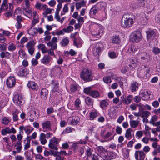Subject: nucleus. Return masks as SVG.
I'll list each match as a JSON object with an SVG mask.
<instances>
[{"label":"nucleus","instance_id":"1","mask_svg":"<svg viewBox=\"0 0 160 160\" xmlns=\"http://www.w3.org/2000/svg\"><path fill=\"white\" fill-rule=\"evenodd\" d=\"M133 19L126 14L123 15L121 20L122 26L124 28H129L131 27L133 24Z\"/></svg>","mask_w":160,"mask_h":160},{"label":"nucleus","instance_id":"2","mask_svg":"<svg viewBox=\"0 0 160 160\" xmlns=\"http://www.w3.org/2000/svg\"><path fill=\"white\" fill-rule=\"evenodd\" d=\"M80 77L84 81L88 82L92 80V73L88 69H84L80 73Z\"/></svg>","mask_w":160,"mask_h":160},{"label":"nucleus","instance_id":"3","mask_svg":"<svg viewBox=\"0 0 160 160\" xmlns=\"http://www.w3.org/2000/svg\"><path fill=\"white\" fill-rule=\"evenodd\" d=\"M13 99L15 103L18 106L22 105L25 102L24 98L19 94L15 95L13 97Z\"/></svg>","mask_w":160,"mask_h":160},{"label":"nucleus","instance_id":"4","mask_svg":"<svg viewBox=\"0 0 160 160\" xmlns=\"http://www.w3.org/2000/svg\"><path fill=\"white\" fill-rule=\"evenodd\" d=\"M58 141L56 138L54 137L50 140L48 147L50 149L57 150L58 149Z\"/></svg>","mask_w":160,"mask_h":160},{"label":"nucleus","instance_id":"5","mask_svg":"<svg viewBox=\"0 0 160 160\" xmlns=\"http://www.w3.org/2000/svg\"><path fill=\"white\" fill-rule=\"evenodd\" d=\"M142 38L141 33L139 31H134L130 36V40H141Z\"/></svg>","mask_w":160,"mask_h":160},{"label":"nucleus","instance_id":"6","mask_svg":"<svg viewBox=\"0 0 160 160\" xmlns=\"http://www.w3.org/2000/svg\"><path fill=\"white\" fill-rule=\"evenodd\" d=\"M17 73L19 76L23 77L28 74L29 72L27 68L22 67L18 68H17Z\"/></svg>","mask_w":160,"mask_h":160},{"label":"nucleus","instance_id":"7","mask_svg":"<svg viewBox=\"0 0 160 160\" xmlns=\"http://www.w3.org/2000/svg\"><path fill=\"white\" fill-rule=\"evenodd\" d=\"M52 60V58L50 56L46 55L43 56L41 60V63L43 64L48 65Z\"/></svg>","mask_w":160,"mask_h":160},{"label":"nucleus","instance_id":"8","mask_svg":"<svg viewBox=\"0 0 160 160\" xmlns=\"http://www.w3.org/2000/svg\"><path fill=\"white\" fill-rule=\"evenodd\" d=\"M134 155L136 160H144L145 158V154L142 151H136Z\"/></svg>","mask_w":160,"mask_h":160},{"label":"nucleus","instance_id":"9","mask_svg":"<svg viewBox=\"0 0 160 160\" xmlns=\"http://www.w3.org/2000/svg\"><path fill=\"white\" fill-rule=\"evenodd\" d=\"M35 43L33 41H30L26 45V47L28 49L29 53L32 55L34 52V49L33 46Z\"/></svg>","mask_w":160,"mask_h":160},{"label":"nucleus","instance_id":"10","mask_svg":"<svg viewBox=\"0 0 160 160\" xmlns=\"http://www.w3.org/2000/svg\"><path fill=\"white\" fill-rule=\"evenodd\" d=\"M114 135H113L112 132H108L106 133L104 136L103 139L104 140L102 142H107L114 139Z\"/></svg>","mask_w":160,"mask_h":160},{"label":"nucleus","instance_id":"11","mask_svg":"<svg viewBox=\"0 0 160 160\" xmlns=\"http://www.w3.org/2000/svg\"><path fill=\"white\" fill-rule=\"evenodd\" d=\"M15 83L16 80L14 77H10L7 80L6 84L9 88L13 87L15 85Z\"/></svg>","mask_w":160,"mask_h":160},{"label":"nucleus","instance_id":"12","mask_svg":"<svg viewBox=\"0 0 160 160\" xmlns=\"http://www.w3.org/2000/svg\"><path fill=\"white\" fill-rule=\"evenodd\" d=\"M145 5L144 0H137L134 3L133 8L135 9H139Z\"/></svg>","mask_w":160,"mask_h":160},{"label":"nucleus","instance_id":"13","mask_svg":"<svg viewBox=\"0 0 160 160\" xmlns=\"http://www.w3.org/2000/svg\"><path fill=\"white\" fill-rule=\"evenodd\" d=\"M117 154L115 152L107 151L105 154V157L109 160H111L115 158Z\"/></svg>","mask_w":160,"mask_h":160},{"label":"nucleus","instance_id":"14","mask_svg":"<svg viewBox=\"0 0 160 160\" xmlns=\"http://www.w3.org/2000/svg\"><path fill=\"white\" fill-rule=\"evenodd\" d=\"M102 45L101 43H98L96 44V47L94 48L93 50V54L95 56L98 57L101 51V46Z\"/></svg>","mask_w":160,"mask_h":160},{"label":"nucleus","instance_id":"15","mask_svg":"<svg viewBox=\"0 0 160 160\" xmlns=\"http://www.w3.org/2000/svg\"><path fill=\"white\" fill-rule=\"evenodd\" d=\"M43 131L45 132L48 130H51V122L49 121H47L42 123V124Z\"/></svg>","mask_w":160,"mask_h":160},{"label":"nucleus","instance_id":"16","mask_svg":"<svg viewBox=\"0 0 160 160\" xmlns=\"http://www.w3.org/2000/svg\"><path fill=\"white\" fill-rule=\"evenodd\" d=\"M158 120V117L156 115H154L152 117L150 120L149 121V123L151 124L156 126H160V121L155 122L157 121Z\"/></svg>","mask_w":160,"mask_h":160},{"label":"nucleus","instance_id":"17","mask_svg":"<svg viewBox=\"0 0 160 160\" xmlns=\"http://www.w3.org/2000/svg\"><path fill=\"white\" fill-rule=\"evenodd\" d=\"M109 101L107 99L103 100L100 101V107L103 110H106L109 105Z\"/></svg>","mask_w":160,"mask_h":160},{"label":"nucleus","instance_id":"18","mask_svg":"<svg viewBox=\"0 0 160 160\" xmlns=\"http://www.w3.org/2000/svg\"><path fill=\"white\" fill-rule=\"evenodd\" d=\"M138 88V83L136 81H133L131 82L130 89L132 92H133L137 91Z\"/></svg>","mask_w":160,"mask_h":160},{"label":"nucleus","instance_id":"19","mask_svg":"<svg viewBox=\"0 0 160 160\" xmlns=\"http://www.w3.org/2000/svg\"><path fill=\"white\" fill-rule=\"evenodd\" d=\"M48 42H46L48 46L50 47L51 49H56L57 48V45L56 42L57 41H48Z\"/></svg>","mask_w":160,"mask_h":160},{"label":"nucleus","instance_id":"20","mask_svg":"<svg viewBox=\"0 0 160 160\" xmlns=\"http://www.w3.org/2000/svg\"><path fill=\"white\" fill-rule=\"evenodd\" d=\"M146 33L148 39H153L155 36V32L152 30H149L146 31Z\"/></svg>","mask_w":160,"mask_h":160},{"label":"nucleus","instance_id":"21","mask_svg":"<svg viewBox=\"0 0 160 160\" xmlns=\"http://www.w3.org/2000/svg\"><path fill=\"white\" fill-rule=\"evenodd\" d=\"M28 86L30 89L34 90H37L38 88L37 83L32 81L29 82L28 84Z\"/></svg>","mask_w":160,"mask_h":160},{"label":"nucleus","instance_id":"22","mask_svg":"<svg viewBox=\"0 0 160 160\" xmlns=\"http://www.w3.org/2000/svg\"><path fill=\"white\" fill-rule=\"evenodd\" d=\"M41 97L43 99H46L48 94V91L46 88H43L40 92Z\"/></svg>","mask_w":160,"mask_h":160},{"label":"nucleus","instance_id":"23","mask_svg":"<svg viewBox=\"0 0 160 160\" xmlns=\"http://www.w3.org/2000/svg\"><path fill=\"white\" fill-rule=\"evenodd\" d=\"M46 137V135L44 133H42L40 134L39 140L41 143L42 145H45L47 142V140L45 138Z\"/></svg>","mask_w":160,"mask_h":160},{"label":"nucleus","instance_id":"24","mask_svg":"<svg viewBox=\"0 0 160 160\" xmlns=\"http://www.w3.org/2000/svg\"><path fill=\"white\" fill-rule=\"evenodd\" d=\"M141 55V59L142 60H144L145 62H147L149 61V55L148 53L146 52H143L142 53Z\"/></svg>","mask_w":160,"mask_h":160},{"label":"nucleus","instance_id":"25","mask_svg":"<svg viewBox=\"0 0 160 160\" xmlns=\"http://www.w3.org/2000/svg\"><path fill=\"white\" fill-rule=\"evenodd\" d=\"M81 101L79 99H77L75 101L74 105L76 109L78 110H81Z\"/></svg>","mask_w":160,"mask_h":160},{"label":"nucleus","instance_id":"26","mask_svg":"<svg viewBox=\"0 0 160 160\" xmlns=\"http://www.w3.org/2000/svg\"><path fill=\"white\" fill-rule=\"evenodd\" d=\"M10 56V53L8 52H2L0 53V56L1 58H4L9 59Z\"/></svg>","mask_w":160,"mask_h":160},{"label":"nucleus","instance_id":"27","mask_svg":"<svg viewBox=\"0 0 160 160\" xmlns=\"http://www.w3.org/2000/svg\"><path fill=\"white\" fill-rule=\"evenodd\" d=\"M35 7L37 9L39 10H44L46 8L47 6L46 5H43L40 2H37L36 4Z\"/></svg>","mask_w":160,"mask_h":160},{"label":"nucleus","instance_id":"28","mask_svg":"<svg viewBox=\"0 0 160 160\" xmlns=\"http://www.w3.org/2000/svg\"><path fill=\"white\" fill-rule=\"evenodd\" d=\"M85 101L86 104L88 106H92L93 104V100L90 97H86L85 99Z\"/></svg>","mask_w":160,"mask_h":160},{"label":"nucleus","instance_id":"29","mask_svg":"<svg viewBox=\"0 0 160 160\" xmlns=\"http://www.w3.org/2000/svg\"><path fill=\"white\" fill-rule=\"evenodd\" d=\"M132 131V129L129 128L127 129L126 132L125 134V138L129 140H130L132 138L131 132Z\"/></svg>","mask_w":160,"mask_h":160},{"label":"nucleus","instance_id":"30","mask_svg":"<svg viewBox=\"0 0 160 160\" xmlns=\"http://www.w3.org/2000/svg\"><path fill=\"white\" fill-rule=\"evenodd\" d=\"M120 98V102L117 105V107L118 108H121L122 107V103L125 104H128L126 98H125L124 96H122Z\"/></svg>","mask_w":160,"mask_h":160},{"label":"nucleus","instance_id":"31","mask_svg":"<svg viewBox=\"0 0 160 160\" xmlns=\"http://www.w3.org/2000/svg\"><path fill=\"white\" fill-rule=\"evenodd\" d=\"M98 115V112L95 110H93L90 113V119L91 120H93Z\"/></svg>","mask_w":160,"mask_h":160},{"label":"nucleus","instance_id":"32","mask_svg":"<svg viewBox=\"0 0 160 160\" xmlns=\"http://www.w3.org/2000/svg\"><path fill=\"white\" fill-rule=\"evenodd\" d=\"M38 47L39 49L42 51L43 53L44 54L47 52V49L44 45L40 44Z\"/></svg>","mask_w":160,"mask_h":160},{"label":"nucleus","instance_id":"33","mask_svg":"<svg viewBox=\"0 0 160 160\" xmlns=\"http://www.w3.org/2000/svg\"><path fill=\"white\" fill-rule=\"evenodd\" d=\"M150 92L148 91H144L141 93V95L142 96L145 97L147 99L150 98Z\"/></svg>","mask_w":160,"mask_h":160},{"label":"nucleus","instance_id":"34","mask_svg":"<svg viewBox=\"0 0 160 160\" xmlns=\"http://www.w3.org/2000/svg\"><path fill=\"white\" fill-rule=\"evenodd\" d=\"M152 146L156 150V151L158 152H160V145H158L156 142H154L152 145Z\"/></svg>","mask_w":160,"mask_h":160},{"label":"nucleus","instance_id":"35","mask_svg":"<svg viewBox=\"0 0 160 160\" xmlns=\"http://www.w3.org/2000/svg\"><path fill=\"white\" fill-rule=\"evenodd\" d=\"M70 88L72 92H75L78 89V86L76 83L71 84L70 85Z\"/></svg>","mask_w":160,"mask_h":160},{"label":"nucleus","instance_id":"36","mask_svg":"<svg viewBox=\"0 0 160 160\" xmlns=\"http://www.w3.org/2000/svg\"><path fill=\"white\" fill-rule=\"evenodd\" d=\"M139 123V121L133 120L130 121V125L132 128H135L138 126Z\"/></svg>","mask_w":160,"mask_h":160},{"label":"nucleus","instance_id":"37","mask_svg":"<svg viewBox=\"0 0 160 160\" xmlns=\"http://www.w3.org/2000/svg\"><path fill=\"white\" fill-rule=\"evenodd\" d=\"M27 142L26 143L25 142V140H24L25 145H24V150H28L30 147V139L27 138Z\"/></svg>","mask_w":160,"mask_h":160},{"label":"nucleus","instance_id":"38","mask_svg":"<svg viewBox=\"0 0 160 160\" xmlns=\"http://www.w3.org/2000/svg\"><path fill=\"white\" fill-rule=\"evenodd\" d=\"M19 112L18 110H15L12 113L13 115V120L14 121H16L18 120V114Z\"/></svg>","mask_w":160,"mask_h":160},{"label":"nucleus","instance_id":"39","mask_svg":"<svg viewBox=\"0 0 160 160\" xmlns=\"http://www.w3.org/2000/svg\"><path fill=\"white\" fill-rule=\"evenodd\" d=\"M58 152H56L55 154V157H56V160H64V158Z\"/></svg>","mask_w":160,"mask_h":160},{"label":"nucleus","instance_id":"40","mask_svg":"<svg viewBox=\"0 0 160 160\" xmlns=\"http://www.w3.org/2000/svg\"><path fill=\"white\" fill-rule=\"evenodd\" d=\"M151 114L150 112L147 111H144L142 112L141 117L143 118H148Z\"/></svg>","mask_w":160,"mask_h":160},{"label":"nucleus","instance_id":"41","mask_svg":"<svg viewBox=\"0 0 160 160\" xmlns=\"http://www.w3.org/2000/svg\"><path fill=\"white\" fill-rule=\"evenodd\" d=\"M1 134L3 135H5L7 134L10 133V128L8 127L4 129H3L1 131Z\"/></svg>","mask_w":160,"mask_h":160},{"label":"nucleus","instance_id":"42","mask_svg":"<svg viewBox=\"0 0 160 160\" xmlns=\"http://www.w3.org/2000/svg\"><path fill=\"white\" fill-rule=\"evenodd\" d=\"M33 128L28 126L25 127L24 131L27 135L29 134L33 130Z\"/></svg>","mask_w":160,"mask_h":160},{"label":"nucleus","instance_id":"43","mask_svg":"<svg viewBox=\"0 0 160 160\" xmlns=\"http://www.w3.org/2000/svg\"><path fill=\"white\" fill-rule=\"evenodd\" d=\"M82 44V42L81 41H74L73 44L77 48H80Z\"/></svg>","mask_w":160,"mask_h":160},{"label":"nucleus","instance_id":"44","mask_svg":"<svg viewBox=\"0 0 160 160\" xmlns=\"http://www.w3.org/2000/svg\"><path fill=\"white\" fill-rule=\"evenodd\" d=\"M51 86L55 90H58V85L57 82H55L54 81L52 80L51 83Z\"/></svg>","mask_w":160,"mask_h":160},{"label":"nucleus","instance_id":"45","mask_svg":"<svg viewBox=\"0 0 160 160\" xmlns=\"http://www.w3.org/2000/svg\"><path fill=\"white\" fill-rule=\"evenodd\" d=\"M93 149L92 148H88L86 151V153L88 157H91L92 154Z\"/></svg>","mask_w":160,"mask_h":160},{"label":"nucleus","instance_id":"46","mask_svg":"<svg viewBox=\"0 0 160 160\" xmlns=\"http://www.w3.org/2000/svg\"><path fill=\"white\" fill-rule=\"evenodd\" d=\"M109 57L111 59H114L117 58L118 55L114 52H112L108 53Z\"/></svg>","mask_w":160,"mask_h":160},{"label":"nucleus","instance_id":"47","mask_svg":"<svg viewBox=\"0 0 160 160\" xmlns=\"http://www.w3.org/2000/svg\"><path fill=\"white\" fill-rule=\"evenodd\" d=\"M19 55L22 58H25L26 57V55L25 51L22 49L20 50L18 52Z\"/></svg>","mask_w":160,"mask_h":160},{"label":"nucleus","instance_id":"48","mask_svg":"<svg viewBox=\"0 0 160 160\" xmlns=\"http://www.w3.org/2000/svg\"><path fill=\"white\" fill-rule=\"evenodd\" d=\"M90 95L94 98H96L99 96V94L97 91H92L91 92Z\"/></svg>","mask_w":160,"mask_h":160},{"label":"nucleus","instance_id":"49","mask_svg":"<svg viewBox=\"0 0 160 160\" xmlns=\"http://www.w3.org/2000/svg\"><path fill=\"white\" fill-rule=\"evenodd\" d=\"M103 81L106 83H110L112 82V80L110 77L108 76L104 77L103 78Z\"/></svg>","mask_w":160,"mask_h":160},{"label":"nucleus","instance_id":"50","mask_svg":"<svg viewBox=\"0 0 160 160\" xmlns=\"http://www.w3.org/2000/svg\"><path fill=\"white\" fill-rule=\"evenodd\" d=\"M73 129L71 127H67L62 132V134H65L71 132Z\"/></svg>","mask_w":160,"mask_h":160},{"label":"nucleus","instance_id":"51","mask_svg":"<svg viewBox=\"0 0 160 160\" xmlns=\"http://www.w3.org/2000/svg\"><path fill=\"white\" fill-rule=\"evenodd\" d=\"M97 150L100 153H103L107 151L105 148L102 146H99L97 148Z\"/></svg>","mask_w":160,"mask_h":160},{"label":"nucleus","instance_id":"52","mask_svg":"<svg viewBox=\"0 0 160 160\" xmlns=\"http://www.w3.org/2000/svg\"><path fill=\"white\" fill-rule=\"evenodd\" d=\"M9 118L7 117H4L2 119V123L5 125H7L9 122Z\"/></svg>","mask_w":160,"mask_h":160},{"label":"nucleus","instance_id":"53","mask_svg":"<svg viewBox=\"0 0 160 160\" xmlns=\"http://www.w3.org/2000/svg\"><path fill=\"white\" fill-rule=\"evenodd\" d=\"M142 68L143 69V70L144 71H146V75L149 74L150 71V68L148 66H143Z\"/></svg>","mask_w":160,"mask_h":160},{"label":"nucleus","instance_id":"54","mask_svg":"<svg viewBox=\"0 0 160 160\" xmlns=\"http://www.w3.org/2000/svg\"><path fill=\"white\" fill-rule=\"evenodd\" d=\"M98 12V10L95 7H93L91 8L90 11V13L94 15H95Z\"/></svg>","mask_w":160,"mask_h":160},{"label":"nucleus","instance_id":"55","mask_svg":"<svg viewBox=\"0 0 160 160\" xmlns=\"http://www.w3.org/2000/svg\"><path fill=\"white\" fill-rule=\"evenodd\" d=\"M73 28L72 26H69L66 28H64L63 29V30H64V32L67 33L70 32L72 31Z\"/></svg>","mask_w":160,"mask_h":160},{"label":"nucleus","instance_id":"56","mask_svg":"<svg viewBox=\"0 0 160 160\" xmlns=\"http://www.w3.org/2000/svg\"><path fill=\"white\" fill-rule=\"evenodd\" d=\"M133 96L132 95H129L126 98V100L128 104H130L133 99Z\"/></svg>","mask_w":160,"mask_h":160},{"label":"nucleus","instance_id":"57","mask_svg":"<svg viewBox=\"0 0 160 160\" xmlns=\"http://www.w3.org/2000/svg\"><path fill=\"white\" fill-rule=\"evenodd\" d=\"M91 92V88L90 87L86 88L84 89V92L87 94L90 95Z\"/></svg>","mask_w":160,"mask_h":160},{"label":"nucleus","instance_id":"58","mask_svg":"<svg viewBox=\"0 0 160 160\" xmlns=\"http://www.w3.org/2000/svg\"><path fill=\"white\" fill-rule=\"evenodd\" d=\"M16 47L15 45L12 44L9 45L8 47V49L9 51H13L16 49Z\"/></svg>","mask_w":160,"mask_h":160},{"label":"nucleus","instance_id":"59","mask_svg":"<svg viewBox=\"0 0 160 160\" xmlns=\"http://www.w3.org/2000/svg\"><path fill=\"white\" fill-rule=\"evenodd\" d=\"M7 2L6 0H4L2 6L1 7V9L3 10H5L8 9L7 6Z\"/></svg>","mask_w":160,"mask_h":160},{"label":"nucleus","instance_id":"60","mask_svg":"<svg viewBox=\"0 0 160 160\" xmlns=\"http://www.w3.org/2000/svg\"><path fill=\"white\" fill-rule=\"evenodd\" d=\"M37 135V132H35L32 134L31 136H27V138L30 139V140L31 139H35L36 138Z\"/></svg>","mask_w":160,"mask_h":160},{"label":"nucleus","instance_id":"61","mask_svg":"<svg viewBox=\"0 0 160 160\" xmlns=\"http://www.w3.org/2000/svg\"><path fill=\"white\" fill-rule=\"evenodd\" d=\"M54 49H49L48 50H47V52H48V54L49 56H55V54L54 52L53 51V50Z\"/></svg>","mask_w":160,"mask_h":160},{"label":"nucleus","instance_id":"62","mask_svg":"<svg viewBox=\"0 0 160 160\" xmlns=\"http://www.w3.org/2000/svg\"><path fill=\"white\" fill-rule=\"evenodd\" d=\"M22 11L21 8H18L15 10L14 15L20 14L22 13Z\"/></svg>","mask_w":160,"mask_h":160},{"label":"nucleus","instance_id":"63","mask_svg":"<svg viewBox=\"0 0 160 160\" xmlns=\"http://www.w3.org/2000/svg\"><path fill=\"white\" fill-rule=\"evenodd\" d=\"M116 131L117 134H120L122 132V129L119 126H117L116 129Z\"/></svg>","mask_w":160,"mask_h":160},{"label":"nucleus","instance_id":"64","mask_svg":"<svg viewBox=\"0 0 160 160\" xmlns=\"http://www.w3.org/2000/svg\"><path fill=\"white\" fill-rule=\"evenodd\" d=\"M153 52L156 54H157L160 53V49L158 48H153Z\"/></svg>","mask_w":160,"mask_h":160}]
</instances>
